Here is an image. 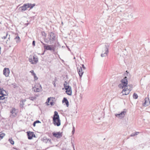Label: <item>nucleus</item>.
Segmentation results:
<instances>
[{"instance_id":"11","label":"nucleus","mask_w":150,"mask_h":150,"mask_svg":"<svg viewBox=\"0 0 150 150\" xmlns=\"http://www.w3.org/2000/svg\"><path fill=\"white\" fill-rule=\"evenodd\" d=\"M3 74L6 76L8 77L10 73L9 69L8 68H5L3 70Z\"/></svg>"},{"instance_id":"48","label":"nucleus","mask_w":150,"mask_h":150,"mask_svg":"<svg viewBox=\"0 0 150 150\" xmlns=\"http://www.w3.org/2000/svg\"><path fill=\"white\" fill-rule=\"evenodd\" d=\"M57 81V78L56 77H55L54 80L53 81H54L56 82V81Z\"/></svg>"},{"instance_id":"50","label":"nucleus","mask_w":150,"mask_h":150,"mask_svg":"<svg viewBox=\"0 0 150 150\" xmlns=\"http://www.w3.org/2000/svg\"><path fill=\"white\" fill-rule=\"evenodd\" d=\"M10 35H9V36L8 37V40H10Z\"/></svg>"},{"instance_id":"10","label":"nucleus","mask_w":150,"mask_h":150,"mask_svg":"<svg viewBox=\"0 0 150 150\" xmlns=\"http://www.w3.org/2000/svg\"><path fill=\"white\" fill-rule=\"evenodd\" d=\"M11 115L13 117H16L17 114V111L14 108H13L10 110Z\"/></svg>"},{"instance_id":"6","label":"nucleus","mask_w":150,"mask_h":150,"mask_svg":"<svg viewBox=\"0 0 150 150\" xmlns=\"http://www.w3.org/2000/svg\"><path fill=\"white\" fill-rule=\"evenodd\" d=\"M126 113V112L124 111H122L120 113L116 114H115V116L116 117L121 119L124 117L125 116V114Z\"/></svg>"},{"instance_id":"53","label":"nucleus","mask_w":150,"mask_h":150,"mask_svg":"<svg viewBox=\"0 0 150 150\" xmlns=\"http://www.w3.org/2000/svg\"><path fill=\"white\" fill-rule=\"evenodd\" d=\"M44 36L45 37H46V34L44 32Z\"/></svg>"},{"instance_id":"22","label":"nucleus","mask_w":150,"mask_h":150,"mask_svg":"<svg viewBox=\"0 0 150 150\" xmlns=\"http://www.w3.org/2000/svg\"><path fill=\"white\" fill-rule=\"evenodd\" d=\"M35 6V4H32L31 3H29V8L30 9L29 10H30L31 9H32L33 8V7Z\"/></svg>"},{"instance_id":"51","label":"nucleus","mask_w":150,"mask_h":150,"mask_svg":"<svg viewBox=\"0 0 150 150\" xmlns=\"http://www.w3.org/2000/svg\"><path fill=\"white\" fill-rule=\"evenodd\" d=\"M128 86H129L130 88H132V85H128Z\"/></svg>"},{"instance_id":"38","label":"nucleus","mask_w":150,"mask_h":150,"mask_svg":"<svg viewBox=\"0 0 150 150\" xmlns=\"http://www.w3.org/2000/svg\"><path fill=\"white\" fill-rule=\"evenodd\" d=\"M81 67H82V69L83 68V70H85L86 69V67L84 66V64H81Z\"/></svg>"},{"instance_id":"45","label":"nucleus","mask_w":150,"mask_h":150,"mask_svg":"<svg viewBox=\"0 0 150 150\" xmlns=\"http://www.w3.org/2000/svg\"><path fill=\"white\" fill-rule=\"evenodd\" d=\"M45 42H46V43H48L49 42V41H48V40L47 39H45Z\"/></svg>"},{"instance_id":"24","label":"nucleus","mask_w":150,"mask_h":150,"mask_svg":"<svg viewBox=\"0 0 150 150\" xmlns=\"http://www.w3.org/2000/svg\"><path fill=\"white\" fill-rule=\"evenodd\" d=\"M33 89L34 91L35 92H39L40 91V89L39 88L35 87V88H33Z\"/></svg>"},{"instance_id":"34","label":"nucleus","mask_w":150,"mask_h":150,"mask_svg":"<svg viewBox=\"0 0 150 150\" xmlns=\"http://www.w3.org/2000/svg\"><path fill=\"white\" fill-rule=\"evenodd\" d=\"M7 100H1V101H0V103H6V102L7 101Z\"/></svg>"},{"instance_id":"5","label":"nucleus","mask_w":150,"mask_h":150,"mask_svg":"<svg viewBox=\"0 0 150 150\" xmlns=\"http://www.w3.org/2000/svg\"><path fill=\"white\" fill-rule=\"evenodd\" d=\"M29 61L33 64H35L38 62V59L37 56H33V60L32 58H29Z\"/></svg>"},{"instance_id":"26","label":"nucleus","mask_w":150,"mask_h":150,"mask_svg":"<svg viewBox=\"0 0 150 150\" xmlns=\"http://www.w3.org/2000/svg\"><path fill=\"white\" fill-rule=\"evenodd\" d=\"M139 132H135L134 133H133L130 135L131 137H134L136 135H137Z\"/></svg>"},{"instance_id":"55","label":"nucleus","mask_w":150,"mask_h":150,"mask_svg":"<svg viewBox=\"0 0 150 150\" xmlns=\"http://www.w3.org/2000/svg\"><path fill=\"white\" fill-rule=\"evenodd\" d=\"M1 100V96H0V101Z\"/></svg>"},{"instance_id":"40","label":"nucleus","mask_w":150,"mask_h":150,"mask_svg":"<svg viewBox=\"0 0 150 150\" xmlns=\"http://www.w3.org/2000/svg\"><path fill=\"white\" fill-rule=\"evenodd\" d=\"M30 72L31 73L32 75H33L34 74H35V73L34 72V71L33 70H32L30 71Z\"/></svg>"},{"instance_id":"33","label":"nucleus","mask_w":150,"mask_h":150,"mask_svg":"<svg viewBox=\"0 0 150 150\" xmlns=\"http://www.w3.org/2000/svg\"><path fill=\"white\" fill-rule=\"evenodd\" d=\"M8 35V33H6V36H4L2 37V38L3 39H6L7 38V37Z\"/></svg>"},{"instance_id":"9","label":"nucleus","mask_w":150,"mask_h":150,"mask_svg":"<svg viewBox=\"0 0 150 150\" xmlns=\"http://www.w3.org/2000/svg\"><path fill=\"white\" fill-rule=\"evenodd\" d=\"M52 134L54 137L57 138H61L62 135V132H53Z\"/></svg>"},{"instance_id":"30","label":"nucleus","mask_w":150,"mask_h":150,"mask_svg":"<svg viewBox=\"0 0 150 150\" xmlns=\"http://www.w3.org/2000/svg\"><path fill=\"white\" fill-rule=\"evenodd\" d=\"M124 88L122 90V93H123V92H125L126 91H129L130 88L129 89H128L127 88H126V87H124Z\"/></svg>"},{"instance_id":"46","label":"nucleus","mask_w":150,"mask_h":150,"mask_svg":"<svg viewBox=\"0 0 150 150\" xmlns=\"http://www.w3.org/2000/svg\"><path fill=\"white\" fill-rule=\"evenodd\" d=\"M41 42L42 43V44L44 45V46H45L47 44H45L42 41H41Z\"/></svg>"},{"instance_id":"35","label":"nucleus","mask_w":150,"mask_h":150,"mask_svg":"<svg viewBox=\"0 0 150 150\" xmlns=\"http://www.w3.org/2000/svg\"><path fill=\"white\" fill-rule=\"evenodd\" d=\"M5 135V134L3 133L2 134H0V138H1V139H2Z\"/></svg>"},{"instance_id":"21","label":"nucleus","mask_w":150,"mask_h":150,"mask_svg":"<svg viewBox=\"0 0 150 150\" xmlns=\"http://www.w3.org/2000/svg\"><path fill=\"white\" fill-rule=\"evenodd\" d=\"M1 100H7V98L4 97V96H6V95L4 93L1 95Z\"/></svg>"},{"instance_id":"60","label":"nucleus","mask_w":150,"mask_h":150,"mask_svg":"<svg viewBox=\"0 0 150 150\" xmlns=\"http://www.w3.org/2000/svg\"><path fill=\"white\" fill-rule=\"evenodd\" d=\"M40 87L41 88H41V85H40Z\"/></svg>"},{"instance_id":"58","label":"nucleus","mask_w":150,"mask_h":150,"mask_svg":"<svg viewBox=\"0 0 150 150\" xmlns=\"http://www.w3.org/2000/svg\"><path fill=\"white\" fill-rule=\"evenodd\" d=\"M44 52H44H44L42 54V55H43V54H44Z\"/></svg>"},{"instance_id":"3","label":"nucleus","mask_w":150,"mask_h":150,"mask_svg":"<svg viewBox=\"0 0 150 150\" xmlns=\"http://www.w3.org/2000/svg\"><path fill=\"white\" fill-rule=\"evenodd\" d=\"M55 46L54 45L47 44L46 45L44 46V52L46 50H50L54 52L55 51Z\"/></svg>"},{"instance_id":"41","label":"nucleus","mask_w":150,"mask_h":150,"mask_svg":"<svg viewBox=\"0 0 150 150\" xmlns=\"http://www.w3.org/2000/svg\"><path fill=\"white\" fill-rule=\"evenodd\" d=\"M35 40H33V41L32 45L34 46H35Z\"/></svg>"},{"instance_id":"39","label":"nucleus","mask_w":150,"mask_h":150,"mask_svg":"<svg viewBox=\"0 0 150 150\" xmlns=\"http://www.w3.org/2000/svg\"><path fill=\"white\" fill-rule=\"evenodd\" d=\"M50 99L51 97L48 98L47 100L46 103H49L50 101Z\"/></svg>"},{"instance_id":"43","label":"nucleus","mask_w":150,"mask_h":150,"mask_svg":"<svg viewBox=\"0 0 150 150\" xmlns=\"http://www.w3.org/2000/svg\"><path fill=\"white\" fill-rule=\"evenodd\" d=\"M55 83V82L54 81H52V83L53 84L54 87H55L56 86Z\"/></svg>"},{"instance_id":"13","label":"nucleus","mask_w":150,"mask_h":150,"mask_svg":"<svg viewBox=\"0 0 150 150\" xmlns=\"http://www.w3.org/2000/svg\"><path fill=\"white\" fill-rule=\"evenodd\" d=\"M67 82L66 81H65L64 83V86L65 90H72L71 87L69 85H67Z\"/></svg>"},{"instance_id":"61","label":"nucleus","mask_w":150,"mask_h":150,"mask_svg":"<svg viewBox=\"0 0 150 150\" xmlns=\"http://www.w3.org/2000/svg\"><path fill=\"white\" fill-rule=\"evenodd\" d=\"M74 150H75V149H74Z\"/></svg>"},{"instance_id":"32","label":"nucleus","mask_w":150,"mask_h":150,"mask_svg":"<svg viewBox=\"0 0 150 150\" xmlns=\"http://www.w3.org/2000/svg\"><path fill=\"white\" fill-rule=\"evenodd\" d=\"M118 86L119 88H123L124 87H125L123 86V85L122 83L119 84Z\"/></svg>"},{"instance_id":"20","label":"nucleus","mask_w":150,"mask_h":150,"mask_svg":"<svg viewBox=\"0 0 150 150\" xmlns=\"http://www.w3.org/2000/svg\"><path fill=\"white\" fill-rule=\"evenodd\" d=\"M4 92L6 93V91L4 90L3 88H0V95L4 94Z\"/></svg>"},{"instance_id":"56","label":"nucleus","mask_w":150,"mask_h":150,"mask_svg":"<svg viewBox=\"0 0 150 150\" xmlns=\"http://www.w3.org/2000/svg\"><path fill=\"white\" fill-rule=\"evenodd\" d=\"M16 86L15 85H14L13 86V88H16Z\"/></svg>"},{"instance_id":"42","label":"nucleus","mask_w":150,"mask_h":150,"mask_svg":"<svg viewBox=\"0 0 150 150\" xmlns=\"http://www.w3.org/2000/svg\"><path fill=\"white\" fill-rule=\"evenodd\" d=\"M36 123H41V122L39 120H37L35 121Z\"/></svg>"},{"instance_id":"54","label":"nucleus","mask_w":150,"mask_h":150,"mask_svg":"<svg viewBox=\"0 0 150 150\" xmlns=\"http://www.w3.org/2000/svg\"><path fill=\"white\" fill-rule=\"evenodd\" d=\"M29 24V23H26L25 24V25H26V26L28 25Z\"/></svg>"},{"instance_id":"4","label":"nucleus","mask_w":150,"mask_h":150,"mask_svg":"<svg viewBox=\"0 0 150 150\" xmlns=\"http://www.w3.org/2000/svg\"><path fill=\"white\" fill-rule=\"evenodd\" d=\"M48 38L49 39V41L51 44L55 40V34L52 32L49 33L48 35Z\"/></svg>"},{"instance_id":"47","label":"nucleus","mask_w":150,"mask_h":150,"mask_svg":"<svg viewBox=\"0 0 150 150\" xmlns=\"http://www.w3.org/2000/svg\"><path fill=\"white\" fill-rule=\"evenodd\" d=\"M36 124L35 121L33 123V125L34 127H35L36 125Z\"/></svg>"},{"instance_id":"49","label":"nucleus","mask_w":150,"mask_h":150,"mask_svg":"<svg viewBox=\"0 0 150 150\" xmlns=\"http://www.w3.org/2000/svg\"><path fill=\"white\" fill-rule=\"evenodd\" d=\"M71 144H72V146H73V148L74 149H74V145L73 144V142H71Z\"/></svg>"},{"instance_id":"36","label":"nucleus","mask_w":150,"mask_h":150,"mask_svg":"<svg viewBox=\"0 0 150 150\" xmlns=\"http://www.w3.org/2000/svg\"><path fill=\"white\" fill-rule=\"evenodd\" d=\"M129 18H132L133 16V14L132 13H131L130 15L128 16Z\"/></svg>"},{"instance_id":"8","label":"nucleus","mask_w":150,"mask_h":150,"mask_svg":"<svg viewBox=\"0 0 150 150\" xmlns=\"http://www.w3.org/2000/svg\"><path fill=\"white\" fill-rule=\"evenodd\" d=\"M77 68L79 77L81 78L82 76L83 73H84V71H83L82 69V67L81 66H80L79 65L78 67H77Z\"/></svg>"},{"instance_id":"16","label":"nucleus","mask_w":150,"mask_h":150,"mask_svg":"<svg viewBox=\"0 0 150 150\" xmlns=\"http://www.w3.org/2000/svg\"><path fill=\"white\" fill-rule=\"evenodd\" d=\"M62 102L63 103H65L67 107H68L69 105V102L68 100L66 98L64 97L63 98Z\"/></svg>"},{"instance_id":"19","label":"nucleus","mask_w":150,"mask_h":150,"mask_svg":"<svg viewBox=\"0 0 150 150\" xmlns=\"http://www.w3.org/2000/svg\"><path fill=\"white\" fill-rule=\"evenodd\" d=\"M14 39L16 40V41L17 43L21 41L20 38L18 35Z\"/></svg>"},{"instance_id":"59","label":"nucleus","mask_w":150,"mask_h":150,"mask_svg":"<svg viewBox=\"0 0 150 150\" xmlns=\"http://www.w3.org/2000/svg\"><path fill=\"white\" fill-rule=\"evenodd\" d=\"M64 88H62V89L63 90L64 89Z\"/></svg>"},{"instance_id":"18","label":"nucleus","mask_w":150,"mask_h":150,"mask_svg":"<svg viewBox=\"0 0 150 150\" xmlns=\"http://www.w3.org/2000/svg\"><path fill=\"white\" fill-rule=\"evenodd\" d=\"M65 92L69 96H71L72 94V90H66Z\"/></svg>"},{"instance_id":"14","label":"nucleus","mask_w":150,"mask_h":150,"mask_svg":"<svg viewBox=\"0 0 150 150\" xmlns=\"http://www.w3.org/2000/svg\"><path fill=\"white\" fill-rule=\"evenodd\" d=\"M33 132L29 131L27 132V135L28 136V139H31L33 137Z\"/></svg>"},{"instance_id":"27","label":"nucleus","mask_w":150,"mask_h":150,"mask_svg":"<svg viewBox=\"0 0 150 150\" xmlns=\"http://www.w3.org/2000/svg\"><path fill=\"white\" fill-rule=\"evenodd\" d=\"M133 98L135 99H137L138 97V95L135 93H134L133 95Z\"/></svg>"},{"instance_id":"17","label":"nucleus","mask_w":150,"mask_h":150,"mask_svg":"<svg viewBox=\"0 0 150 150\" xmlns=\"http://www.w3.org/2000/svg\"><path fill=\"white\" fill-rule=\"evenodd\" d=\"M26 10V7L25 6H24V4H23L22 6L18 8L19 11L22 12H23Z\"/></svg>"},{"instance_id":"37","label":"nucleus","mask_w":150,"mask_h":150,"mask_svg":"<svg viewBox=\"0 0 150 150\" xmlns=\"http://www.w3.org/2000/svg\"><path fill=\"white\" fill-rule=\"evenodd\" d=\"M75 128L74 126H73V130L72 131V133L73 134H74L75 132Z\"/></svg>"},{"instance_id":"1","label":"nucleus","mask_w":150,"mask_h":150,"mask_svg":"<svg viewBox=\"0 0 150 150\" xmlns=\"http://www.w3.org/2000/svg\"><path fill=\"white\" fill-rule=\"evenodd\" d=\"M53 123L55 125L58 127L61 125L59 115L57 111L54 112L53 117Z\"/></svg>"},{"instance_id":"7","label":"nucleus","mask_w":150,"mask_h":150,"mask_svg":"<svg viewBox=\"0 0 150 150\" xmlns=\"http://www.w3.org/2000/svg\"><path fill=\"white\" fill-rule=\"evenodd\" d=\"M127 78V77L125 76L123 79L121 80V82L123 85V86L125 87L127 86L128 81Z\"/></svg>"},{"instance_id":"12","label":"nucleus","mask_w":150,"mask_h":150,"mask_svg":"<svg viewBox=\"0 0 150 150\" xmlns=\"http://www.w3.org/2000/svg\"><path fill=\"white\" fill-rule=\"evenodd\" d=\"M150 102L149 98H146L144 99V102L143 103V105L144 106H147L149 104Z\"/></svg>"},{"instance_id":"57","label":"nucleus","mask_w":150,"mask_h":150,"mask_svg":"<svg viewBox=\"0 0 150 150\" xmlns=\"http://www.w3.org/2000/svg\"><path fill=\"white\" fill-rule=\"evenodd\" d=\"M68 50H69V51H70V50L69 48H68Z\"/></svg>"},{"instance_id":"31","label":"nucleus","mask_w":150,"mask_h":150,"mask_svg":"<svg viewBox=\"0 0 150 150\" xmlns=\"http://www.w3.org/2000/svg\"><path fill=\"white\" fill-rule=\"evenodd\" d=\"M32 76L34 77V81L37 80L38 79V78L36 76V74H34Z\"/></svg>"},{"instance_id":"29","label":"nucleus","mask_w":150,"mask_h":150,"mask_svg":"<svg viewBox=\"0 0 150 150\" xmlns=\"http://www.w3.org/2000/svg\"><path fill=\"white\" fill-rule=\"evenodd\" d=\"M24 6L26 7V8L27 9L28 8H29V3H28L27 4H24Z\"/></svg>"},{"instance_id":"44","label":"nucleus","mask_w":150,"mask_h":150,"mask_svg":"<svg viewBox=\"0 0 150 150\" xmlns=\"http://www.w3.org/2000/svg\"><path fill=\"white\" fill-rule=\"evenodd\" d=\"M50 104L52 106L54 104V102L53 101L50 102Z\"/></svg>"},{"instance_id":"2","label":"nucleus","mask_w":150,"mask_h":150,"mask_svg":"<svg viewBox=\"0 0 150 150\" xmlns=\"http://www.w3.org/2000/svg\"><path fill=\"white\" fill-rule=\"evenodd\" d=\"M109 46L108 45H105L103 49L102 52L101 54V57H106L107 56L108 53V47Z\"/></svg>"},{"instance_id":"25","label":"nucleus","mask_w":150,"mask_h":150,"mask_svg":"<svg viewBox=\"0 0 150 150\" xmlns=\"http://www.w3.org/2000/svg\"><path fill=\"white\" fill-rule=\"evenodd\" d=\"M131 90H132V89H131V88H130L129 91H126L125 92H124V93L123 92L122 93H123V95H128L130 91Z\"/></svg>"},{"instance_id":"23","label":"nucleus","mask_w":150,"mask_h":150,"mask_svg":"<svg viewBox=\"0 0 150 150\" xmlns=\"http://www.w3.org/2000/svg\"><path fill=\"white\" fill-rule=\"evenodd\" d=\"M28 99L34 101L36 99V97L35 96L34 97H30Z\"/></svg>"},{"instance_id":"15","label":"nucleus","mask_w":150,"mask_h":150,"mask_svg":"<svg viewBox=\"0 0 150 150\" xmlns=\"http://www.w3.org/2000/svg\"><path fill=\"white\" fill-rule=\"evenodd\" d=\"M42 140L44 142H45V143H47L48 142H50V144L52 143L51 139H47L46 137H43L42 138Z\"/></svg>"},{"instance_id":"52","label":"nucleus","mask_w":150,"mask_h":150,"mask_svg":"<svg viewBox=\"0 0 150 150\" xmlns=\"http://www.w3.org/2000/svg\"><path fill=\"white\" fill-rule=\"evenodd\" d=\"M33 137H35V135L34 134V132H33Z\"/></svg>"},{"instance_id":"28","label":"nucleus","mask_w":150,"mask_h":150,"mask_svg":"<svg viewBox=\"0 0 150 150\" xmlns=\"http://www.w3.org/2000/svg\"><path fill=\"white\" fill-rule=\"evenodd\" d=\"M8 141L11 144L13 145L14 144V142L12 139H9Z\"/></svg>"}]
</instances>
